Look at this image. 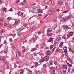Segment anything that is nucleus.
Listing matches in <instances>:
<instances>
[{
    "label": "nucleus",
    "mask_w": 74,
    "mask_h": 74,
    "mask_svg": "<svg viewBox=\"0 0 74 74\" xmlns=\"http://www.w3.org/2000/svg\"><path fill=\"white\" fill-rule=\"evenodd\" d=\"M67 20V18L66 17H63L62 18V21H63V22H65V21H66Z\"/></svg>",
    "instance_id": "1a4fd4ad"
},
{
    "label": "nucleus",
    "mask_w": 74,
    "mask_h": 74,
    "mask_svg": "<svg viewBox=\"0 0 74 74\" xmlns=\"http://www.w3.org/2000/svg\"><path fill=\"white\" fill-rule=\"evenodd\" d=\"M2 61L5 60V57H3L2 58Z\"/></svg>",
    "instance_id": "4c0bfd02"
},
{
    "label": "nucleus",
    "mask_w": 74,
    "mask_h": 74,
    "mask_svg": "<svg viewBox=\"0 0 74 74\" xmlns=\"http://www.w3.org/2000/svg\"><path fill=\"white\" fill-rule=\"evenodd\" d=\"M72 16V15L70 14L67 17H66V20H69V19H70V18H71Z\"/></svg>",
    "instance_id": "423d86ee"
},
{
    "label": "nucleus",
    "mask_w": 74,
    "mask_h": 74,
    "mask_svg": "<svg viewBox=\"0 0 74 74\" xmlns=\"http://www.w3.org/2000/svg\"><path fill=\"white\" fill-rule=\"evenodd\" d=\"M36 26L35 25H33L32 26V27H31V28L30 29V30H29L30 32H32L33 30L35 28V27Z\"/></svg>",
    "instance_id": "7ed1b4c3"
},
{
    "label": "nucleus",
    "mask_w": 74,
    "mask_h": 74,
    "mask_svg": "<svg viewBox=\"0 0 74 74\" xmlns=\"http://www.w3.org/2000/svg\"><path fill=\"white\" fill-rule=\"evenodd\" d=\"M37 8H36V7H34L32 9L33 10H35Z\"/></svg>",
    "instance_id": "49530a36"
},
{
    "label": "nucleus",
    "mask_w": 74,
    "mask_h": 74,
    "mask_svg": "<svg viewBox=\"0 0 74 74\" xmlns=\"http://www.w3.org/2000/svg\"><path fill=\"white\" fill-rule=\"evenodd\" d=\"M58 4H63V2H60V1H58Z\"/></svg>",
    "instance_id": "f704fd0d"
},
{
    "label": "nucleus",
    "mask_w": 74,
    "mask_h": 74,
    "mask_svg": "<svg viewBox=\"0 0 74 74\" xmlns=\"http://www.w3.org/2000/svg\"><path fill=\"white\" fill-rule=\"evenodd\" d=\"M23 29H22V28L21 27L19 29L17 30V32L18 33L19 32H21V31H22V30H23Z\"/></svg>",
    "instance_id": "9d476101"
},
{
    "label": "nucleus",
    "mask_w": 74,
    "mask_h": 74,
    "mask_svg": "<svg viewBox=\"0 0 74 74\" xmlns=\"http://www.w3.org/2000/svg\"><path fill=\"white\" fill-rule=\"evenodd\" d=\"M64 43V42H62L60 43V45H63Z\"/></svg>",
    "instance_id": "de8ad7c7"
},
{
    "label": "nucleus",
    "mask_w": 74,
    "mask_h": 74,
    "mask_svg": "<svg viewBox=\"0 0 74 74\" xmlns=\"http://www.w3.org/2000/svg\"><path fill=\"white\" fill-rule=\"evenodd\" d=\"M68 66L69 67H72V64H68Z\"/></svg>",
    "instance_id": "2f4dec72"
},
{
    "label": "nucleus",
    "mask_w": 74,
    "mask_h": 74,
    "mask_svg": "<svg viewBox=\"0 0 74 74\" xmlns=\"http://www.w3.org/2000/svg\"><path fill=\"white\" fill-rule=\"evenodd\" d=\"M59 51H60L59 49H56V52H59Z\"/></svg>",
    "instance_id": "72a5a7b5"
},
{
    "label": "nucleus",
    "mask_w": 74,
    "mask_h": 74,
    "mask_svg": "<svg viewBox=\"0 0 74 74\" xmlns=\"http://www.w3.org/2000/svg\"><path fill=\"white\" fill-rule=\"evenodd\" d=\"M53 47V45L50 46V49H52Z\"/></svg>",
    "instance_id": "a19ab883"
},
{
    "label": "nucleus",
    "mask_w": 74,
    "mask_h": 74,
    "mask_svg": "<svg viewBox=\"0 0 74 74\" xmlns=\"http://www.w3.org/2000/svg\"><path fill=\"white\" fill-rule=\"evenodd\" d=\"M25 38L24 37H23L22 39H21V42H23L24 41V40L25 39Z\"/></svg>",
    "instance_id": "412c9836"
},
{
    "label": "nucleus",
    "mask_w": 74,
    "mask_h": 74,
    "mask_svg": "<svg viewBox=\"0 0 74 74\" xmlns=\"http://www.w3.org/2000/svg\"><path fill=\"white\" fill-rule=\"evenodd\" d=\"M44 59H45V61H46V62H47L48 60H49V57L48 56H46L45 57H44Z\"/></svg>",
    "instance_id": "f03ea898"
},
{
    "label": "nucleus",
    "mask_w": 74,
    "mask_h": 74,
    "mask_svg": "<svg viewBox=\"0 0 74 74\" xmlns=\"http://www.w3.org/2000/svg\"><path fill=\"white\" fill-rule=\"evenodd\" d=\"M23 13H21L20 14V16H23Z\"/></svg>",
    "instance_id": "69168bd1"
},
{
    "label": "nucleus",
    "mask_w": 74,
    "mask_h": 74,
    "mask_svg": "<svg viewBox=\"0 0 74 74\" xmlns=\"http://www.w3.org/2000/svg\"><path fill=\"white\" fill-rule=\"evenodd\" d=\"M15 35L16 34H10V36H13V37H15Z\"/></svg>",
    "instance_id": "c85d7f7f"
},
{
    "label": "nucleus",
    "mask_w": 74,
    "mask_h": 74,
    "mask_svg": "<svg viewBox=\"0 0 74 74\" xmlns=\"http://www.w3.org/2000/svg\"><path fill=\"white\" fill-rule=\"evenodd\" d=\"M61 38V37L58 36L57 38H56V40H57V41H59Z\"/></svg>",
    "instance_id": "5701e85b"
},
{
    "label": "nucleus",
    "mask_w": 74,
    "mask_h": 74,
    "mask_svg": "<svg viewBox=\"0 0 74 74\" xmlns=\"http://www.w3.org/2000/svg\"><path fill=\"white\" fill-rule=\"evenodd\" d=\"M64 28H65V29H69V27L68 26H67V25L65 26Z\"/></svg>",
    "instance_id": "b1692460"
},
{
    "label": "nucleus",
    "mask_w": 74,
    "mask_h": 74,
    "mask_svg": "<svg viewBox=\"0 0 74 74\" xmlns=\"http://www.w3.org/2000/svg\"><path fill=\"white\" fill-rule=\"evenodd\" d=\"M2 10L3 11H4L5 12L6 11H7V9H6V8H2Z\"/></svg>",
    "instance_id": "c756f323"
},
{
    "label": "nucleus",
    "mask_w": 74,
    "mask_h": 74,
    "mask_svg": "<svg viewBox=\"0 0 74 74\" xmlns=\"http://www.w3.org/2000/svg\"><path fill=\"white\" fill-rule=\"evenodd\" d=\"M7 52H8V49L6 50L5 51L4 50V52L5 53H7Z\"/></svg>",
    "instance_id": "58836bf2"
},
{
    "label": "nucleus",
    "mask_w": 74,
    "mask_h": 74,
    "mask_svg": "<svg viewBox=\"0 0 74 74\" xmlns=\"http://www.w3.org/2000/svg\"><path fill=\"white\" fill-rule=\"evenodd\" d=\"M27 49H28V47H27L25 49H24V50H23L22 51V52H26V50Z\"/></svg>",
    "instance_id": "f8f14e48"
},
{
    "label": "nucleus",
    "mask_w": 74,
    "mask_h": 74,
    "mask_svg": "<svg viewBox=\"0 0 74 74\" xmlns=\"http://www.w3.org/2000/svg\"><path fill=\"white\" fill-rule=\"evenodd\" d=\"M50 53H51V51H50L48 50L47 51V52L46 53V55L47 56L49 55H50Z\"/></svg>",
    "instance_id": "0eeeda50"
},
{
    "label": "nucleus",
    "mask_w": 74,
    "mask_h": 74,
    "mask_svg": "<svg viewBox=\"0 0 74 74\" xmlns=\"http://www.w3.org/2000/svg\"><path fill=\"white\" fill-rule=\"evenodd\" d=\"M53 41V38H50L48 40V42H51V41Z\"/></svg>",
    "instance_id": "dca6fc26"
},
{
    "label": "nucleus",
    "mask_w": 74,
    "mask_h": 74,
    "mask_svg": "<svg viewBox=\"0 0 74 74\" xmlns=\"http://www.w3.org/2000/svg\"><path fill=\"white\" fill-rule=\"evenodd\" d=\"M62 16H63V15H62V14H60V15H59V16L60 18H62Z\"/></svg>",
    "instance_id": "a18cd8bd"
},
{
    "label": "nucleus",
    "mask_w": 74,
    "mask_h": 74,
    "mask_svg": "<svg viewBox=\"0 0 74 74\" xmlns=\"http://www.w3.org/2000/svg\"><path fill=\"white\" fill-rule=\"evenodd\" d=\"M56 70H59V69L60 68V64H57L56 65Z\"/></svg>",
    "instance_id": "20e7f679"
},
{
    "label": "nucleus",
    "mask_w": 74,
    "mask_h": 74,
    "mask_svg": "<svg viewBox=\"0 0 74 74\" xmlns=\"http://www.w3.org/2000/svg\"><path fill=\"white\" fill-rule=\"evenodd\" d=\"M41 34V32H39L38 33V34L40 35V34Z\"/></svg>",
    "instance_id": "680f3d73"
},
{
    "label": "nucleus",
    "mask_w": 74,
    "mask_h": 74,
    "mask_svg": "<svg viewBox=\"0 0 74 74\" xmlns=\"http://www.w3.org/2000/svg\"><path fill=\"white\" fill-rule=\"evenodd\" d=\"M20 71H22V72L23 73H24V71H25V69H20Z\"/></svg>",
    "instance_id": "4be33fe9"
},
{
    "label": "nucleus",
    "mask_w": 74,
    "mask_h": 74,
    "mask_svg": "<svg viewBox=\"0 0 74 74\" xmlns=\"http://www.w3.org/2000/svg\"><path fill=\"white\" fill-rule=\"evenodd\" d=\"M67 36L68 38H70V37L71 36L70 34H68L67 35Z\"/></svg>",
    "instance_id": "37998d69"
},
{
    "label": "nucleus",
    "mask_w": 74,
    "mask_h": 74,
    "mask_svg": "<svg viewBox=\"0 0 74 74\" xmlns=\"http://www.w3.org/2000/svg\"><path fill=\"white\" fill-rule=\"evenodd\" d=\"M62 67L64 69H66V70H67V68L65 66H64V65H62Z\"/></svg>",
    "instance_id": "6ab92c4d"
},
{
    "label": "nucleus",
    "mask_w": 74,
    "mask_h": 74,
    "mask_svg": "<svg viewBox=\"0 0 74 74\" xmlns=\"http://www.w3.org/2000/svg\"><path fill=\"white\" fill-rule=\"evenodd\" d=\"M23 25L24 26H25V27H26L27 26V25L26 24H24Z\"/></svg>",
    "instance_id": "5fc2aeb1"
},
{
    "label": "nucleus",
    "mask_w": 74,
    "mask_h": 74,
    "mask_svg": "<svg viewBox=\"0 0 74 74\" xmlns=\"http://www.w3.org/2000/svg\"><path fill=\"white\" fill-rule=\"evenodd\" d=\"M68 71L69 72H70V68H68Z\"/></svg>",
    "instance_id": "bf43d9fd"
},
{
    "label": "nucleus",
    "mask_w": 74,
    "mask_h": 74,
    "mask_svg": "<svg viewBox=\"0 0 74 74\" xmlns=\"http://www.w3.org/2000/svg\"><path fill=\"white\" fill-rule=\"evenodd\" d=\"M47 15H45L44 17V18H43V19H45V18H46V17H47Z\"/></svg>",
    "instance_id": "ea45409f"
},
{
    "label": "nucleus",
    "mask_w": 74,
    "mask_h": 74,
    "mask_svg": "<svg viewBox=\"0 0 74 74\" xmlns=\"http://www.w3.org/2000/svg\"><path fill=\"white\" fill-rule=\"evenodd\" d=\"M33 40V38H32L29 39V41L30 42H32V41Z\"/></svg>",
    "instance_id": "c9c22d12"
},
{
    "label": "nucleus",
    "mask_w": 74,
    "mask_h": 74,
    "mask_svg": "<svg viewBox=\"0 0 74 74\" xmlns=\"http://www.w3.org/2000/svg\"><path fill=\"white\" fill-rule=\"evenodd\" d=\"M8 27H9V28H10V27H12V25H11V24H8Z\"/></svg>",
    "instance_id": "cd10ccee"
},
{
    "label": "nucleus",
    "mask_w": 74,
    "mask_h": 74,
    "mask_svg": "<svg viewBox=\"0 0 74 74\" xmlns=\"http://www.w3.org/2000/svg\"><path fill=\"white\" fill-rule=\"evenodd\" d=\"M33 37H34L33 38V41L34 42H35V41H36L37 40L38 37L37 38H36V35H34Z\"/></svg>",
    "instance_id": "39448f33"
},
{
    "label": "nucleus",
    "mask_w": 74,
    "mask_h": 74,
    "mask_svg": "<svg viewBox=\"0 0 74 74\" xmlns=\"http://www.w3.org/2000/svg\"><path fill=\"white\" fill-rule=\"evenodd\" d=\"M56 47H55L53 49H52V51H54V50H55V49H56Z\"/></svg>",
    "instance_id": "052dcab7"
},
{
    "label": "nucleus",
    "mask_w": 74,
    "mask_h": 74,
    "mask_svg": "<svg viewBox=\"0 0 74 74\" xmlns=\"http://www.w3.org/2000/svg\"><path fill=\"white\" fill-rule=\"evenodd\" d=\"M36 48H32L31 49V51H30V52H33V51H36Z\"/></svg>",
    "instance_id": "ddd939ff"
},
{
    "label": "nucleus",
    "mask_w": 74,
    "mask_h": 74,
    "mask_svg": "<svg viewBox=\"0 0 74 74\" xmlns=\"http://www.w3.org/2000/svg\"><path fill=\"white\" fill-rule=\"evenodd\" d=\"M72 27H74V23H72Z\"/></svg>",
    "instance_id": "0e129e2a"
},
{
    "label": "nucleus",
    "mask_w": 74,
    "mask_h": 74,
    "mask_svg": "<svg viewBox=\"0 0 74 74\" xmlns=\"http://www.w3.org/2000/svg\"><path fill=\"white\" fill-rule=\"evenodd\" d=\"M4 50H3L2 51H1V53H4Z\"/></svg>",
    "instance_id": "864d4df0"
},
{
    "label": "nucleus",
    "mask_w": 74,
    "mask_h": 74,
    "mask_svg": "<svg viewBox=\"0 0 74 74\" xmlns=\"http://www.w3.org/2000/svg\"><path fill=\"white\" fill-rule=\"evenodd\" d=\"M38 62H35V65L36 67H37V66H38Z\"/></svg>",
    "instance_id": "393cba45"
},
{
    "label": "nucleus",
    "mask_w": 74,
    "mask_h": 74,
    "mask_svg": "<svg viewBox=\"0 0 74 74\" xmlns=\"http://www.w3.org/2000/svg\"><path fill=\"white\" fill-rule=\"evenodd\" d=\"M69 33L70 34V35L71 36H72L73 35V34L72 32H69Z\"/></svg>",
    "instance_id": "7c9ffc66"
},
{
    "label": "nucleus",
    "mask_w": 74,
    "mask_h": 74,
    "mask_svg": "<svg viewBox=\"0 0 74 74\" xmlns=\"http://www.w3.org/2000/svg\"><path fill=\"white\" fill-rule=\"evenodd\" d=\"M47 33L50 32H52V30L49 29H47Z\"/></svg>",
    "instance_id": "2eb2a0df"
},
{
    "label": "nucleus",
    "mask_w": 74,
    "mask_h": 74,
    "mask_svg": "<svg viewBox=\"0 0 74 74\" xmlns=\"http://www.w3.org/2000/svg\"><path fill=\"white\" fill-rule=\"evenodd\" d=\"M44 61H45V60L44 59V58L41 60L40 61V63H42V62H44Z\"/></svg>",
    "instance_id": "4468645a"
},
{
    "label": "nucleus",
    "mask_w": 74,
    "mask_h": 74,
    "mask_svg": "<svg viewBox=\"0 0 74 74\" xmlns=\"http://www.w3.org/2000/svg\"><path fill=\"white\" fill-rule=\"evenodd\" d=\"M66 71L65 70H64L63 71V74H65L66 73Z\"/></svg>",
    "instance_id": "8fccbe9b"
},
{
    "label": "nucleus",
    "mask_w": 74,
    "mask_h": 74,
    "mask_svg": "<svg viewBox=\"0 0 74 74\" xmlns=\"http://www.w3.org/2000/svg\"><path fill=\"white\" fill-rule=\"evenodd\" d=\"M46 66V64H43V67H45V66Z\"/></svg>",
    "instance_id": "774afa93"
},
{
    "label": "nucleus",
    "mask_w": 74,
    "mask_h": 74,
    "mask_svg": "<svg viewBox=\"0 0 74 74\" xmlns=\"http://www.w3.org/2000/svg\"><path fill=\"white\" fill-rule=\"evenodd\" d=\"M29 58L30 59H32V58H33V56L32 55H30L29 56Z\"/></svg>",
    "instance_id": "4d7b16f0"
},
{
    "label": "nucleus",
    "mask_w": 74,
    "mask_h": 74,
    "mask_svg": "<svg viewBox=\"0 0 74 74\" xmlns=\"http://www.w3.org/2000/svg\"><path fill=\"white\" fill-rule=\"evenodd\" d=\"M33 55L34 56H36V55H37V53H34L33 54Z\"/></svg>",
    "instance_id": "6e6d98bb"
},
{
    "label": "nucleus",
    "mask_w": 74,
    "mask_h": 74,
    "mask_svg": "<svg viewBox=\"0 0 74 74\" xmlns=\"http://www.w3.org/2000/svg\"><path fill=\"white\" fill-rule=\"evenodd\" d=\"M52 62H53L52 61H51L50 62V64H51V65H52Z\"/></svg>",
    "instance_id": "09e8293b"
},
{
    "label": "nucleus",
    "mask_w": 74,
    "mask_h": 74,
    "mask_svg": "<svg viewBox=\"0 0 74 74\" xmlns=\"http://www.w3.org/2000/svg\"><path fill=\"white\" fill-rule=\"evenodd\" d=\"M25 46H23L22 47V49H25Z\"/></svg>",
    "instance_id": "e2e57ef3"
},
{
    "label": "nucleus",
    "mask_w": 74,
    "mask_h": 74,
    "mask_svg": "<svg viewBox=\"0 0 74 74\" xmlns=\"http://www.w3.org/2000/svg\"><path fill=\"white\" fill-rule=\"evenodd\" d=\"M47 34L48 36H52V34H49L48 33Z\"/></svg>",
    "instance_id": "aec40b11"
},
{
    "label": "nucleus",
    "mask_w": 74,
    "mask_h": 74,
    "mask_svg": "<svg viewBox=\"0 0 74 74\" xmlns=\"http://www.w3.org/2000/svg\"><path fill=\"white\" fill-rule=\"evenodd\" d=\"M50 12L51 14H53V9H51L50 11Z\"/></svg>",
    "instance_id": "f3484780"
},
{
    "label": "nucleus",
    "mask_w": 74,
    "mask_h": 74,
    "mask_svg": "<svg viewBox=\"0 0 74 74\" xmlns=\"http://www.w3.org/2000/svg\"><path fill=\"white\" fill-rule=\"evenodd\" d=\"M7 20H11V17H9L7 18Z\"/></svg>",
    "instance_id": "79ce46f5"
},
{
    "label": "nucleus",
    "mask_w": 74,
    "mask_h": 74,
    "mask_svg": "<svg viewBox=\"0 0 74 74\" xmlns=\"http://www.w3.org/2000/svg\"><path fill=\"white\" fill-rule=\"evenodd\" d=\"M38 13H42V10H38Z\"/></svg>",
    "instance_id": "a211bd4d"
},
{
    "label": "nucleus",
    "mask_w": 74,
    "mask_h": 74,
    "mask_svg": "<svg viewBox=\"0 0 74 74\" xmlns=\"http://www.w3.org/2000/svg\"><path fill=\"white\" fill-rule=\"evenodd\" d=\"M56 27H57V24H54L53 25V26L52 27L53 29L54 30H55V29Z\"/></svg>",
    "instance_id": "6e6552de"
},
{
    "label": "nucleus",
    "mask_w": 74,
    "mask_h": 74,
    "mask_svg": "<svg viewBox=\"0 0 74 74\" xmlns=\"http://www.w3.org/2000/svg\"><path fill=\"white\" fill-rule=\"evenodd\" d=\"M51 4H54V1H53L51 2Z\"/></svg>",
    "instance_id": "13d9d810"
},
{
    "label": "nucleus",
    "mask_w": 74,
    "mask_h": 74,
    "mask_svg": "<svg viewBox=\"0 0 74 74\" xmlns=\"http://www.w3.org/2000/svg\"><path fill=\"white\" fill-rule=\"evenodd\" d=\"M13 10L12 8H10L9 10V11H12Z\"/></svg>",
    "instance_id": "603ef678"
},
{
    "label": "nucleus",
    "mask_w": 74,
    "mask_h": 74,
    "mask_svg": "<svg viewBox=\"0 0 74 74\" xmlns=\"http://www.w3.org/2000/svg\"><path fill=\"white\" fill-rule=\"evenodd\" d=\"M69 51L70 52H71L72 53H74V51L72 49H71L70 48H69Z\"/></svg>",
    "instance_id": "bb28decb"
},
{
    "label": "nucleus",
    "mask_w": 74,
    "mask_h": 74,
    "mask_svg": "<svg viewBox=\"0 0 74 74\" xmlns=\"http://www.w3.org/2000/svg\"><path fill=\"white\" fill-rule=\"evenodd\" d=\"M23 65H20L19 66H18V67L19 68H20V69H21V68H22V67H23Z\"/></svg>",
    "instance_id": "e433bc0d"
},
{
    "label": "nucleus",
    "mask_w": 74,
    "mask_h": 74,
    "mask_svg": "<svg viewBox=\"0 0 74 74\" xmlns=\"http://www.w3.org/2000/svg\"><path fill=\"white\" fill-rule=\"evenodd\" d=\"M9 41L10 42H12V38H9Z\"/></svg>",
    "instance_id": "473e14b6"
},
{
    "label": "nucleus",
    "mask_w": 74,
    "mask_h": 74,
    "mask_svg": "<svg viewBox=\"0 0 74 74\" xmlns=\"http://www.w3.org/2000/svg\"><path fill=\"white\" fill-rule=\"evenodd\" d=\"M3 29H2L1 30V32H0V33H3V32H4V31H3Z\"/></svg>",
    "instance_id": "c03bdc74"
},
{
    "label": "nucleus",
    "mask_w": 74,
    "mask_h": 74,
    "mask_svg": "<svg viewBox=\"0 0 74 74\" xmlns=\"http://www.w3.org/2000/svg\"><path fill=\"white\" fill-rule=\"evenodd\" d=\"M50 68V69L51 70H55V67H49Z\"/></svg>",
    "instance_id": "9b49d317"
},
{
    "label": "nucleus",
    "mask_w": 74,
    "mask_h": 74,
    "mask_svg": "<svg viewBox=\"0 0 74 74\" xmlns=\"http://www.w3.org/2000/svg\"><path fill=\"white\" fill-rule=\"evenodd\" d=\"M67 49V47L66 46L64 47L63 48V50L64 51V52L65 53V56H67L68 55Z\"/></svg>",
    "instance_id": "f257e3e1"
},
{
    "label": "nucleus",
    "mask_w": 74,
    "mask_h": 74,
    "mask_svg": "<svg viewBox=\"0 0 74 74\" xmlns=\"http://www.w3.org/2000/svg\"><path fill=\"white\" fill-rule=\"evenodd\" d=\"M54 64H57V62L56 61L54 62Z\"/></svg>",
    "instance_id": "338daca9"
},
{
    "label": "nucleus",
    "mask_w": 74,
    "mask_h": 74,
    "mask_svg": "<svg viewBox=\"0 0 74 74\" xmlns=\"http://www.w3.org/2000/svg\"><path fill=\"white\" fill-rule=\"evenodd\" d=\"M21 35H22V32H21L20 33H18V35L19 36H21Z\"/></svg>",
    "instance_id": "a878e982"
},
{
    "label": "nucleus",
    "mask_w": 74,
    "mask_h": 74,
    "mask_svg": "<svg viewBox=\"0 0 74 74\" xmlns=\"http://www.w3.org/2000/svg\"><path fill=\"white\" fill-rule=\"evenodd\" d=\"M17 23H18V22H15L13 24V25H16V24H17Z\"/></svg>",
    "instance_id": "3c124183"
}]
</instances>
